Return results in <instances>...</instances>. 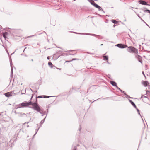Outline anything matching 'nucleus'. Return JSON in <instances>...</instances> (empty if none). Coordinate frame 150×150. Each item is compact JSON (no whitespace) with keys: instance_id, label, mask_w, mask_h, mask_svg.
I'll list each match as a JSON object with an SVG mask.
<instances>
[{"instance_id":"4be33fe9","label":"nucleus","mask_w":150,"mask_h":150,"mask_svg":"<svg viewBox=\"0 0 150 150\" xmlns=\"http://www.w3.org/2000/svg\"><path fill=\"white\" fill-rule=\"evenodd\" d=\"M43 95L39 96L38 97H36V99H37V98H43ZM36 101V100L35 101Z\"/></svg>"},{"instance_id":"7ed1b4c3","label":"nucleus","mask_w":150,"mask_h":150,"mask_svg":"<svg viewBox=\"0 0 150 150\" xmlns=\"http://www.w3.org/2000/svg\"><path fill=\"white\" fill-rule=\"evenodd\" d=\"M127 51L130 53H137V50L134 47L132 46H129L128 47Z\"/></svg>"},{"instance_id":"c9c22d12","label":"nucleus","mask_w":150,"mask_h":150,"mask_svg":"<svg viewBox=\"0 0 150 150\" xmlns=\"http://www.w3.org/2000/svg\"><path fill=\"white\" fill-rule=\"evenodd\" d=\"M142 73L144 75V77H146V76L144 74V71H142Z\"/></svg>"},{"instance_id":"680f3d73","label":"nucleus","mask_w":150,"mask_h":150,"mask_svg":"<svg viewBox=\"0 0 150 150\" xmlns=\"http://www.w3.org/2000/svg\"><path fill=\"white\" fill-rule=\"evenodd\" d=\"M29 127V125H27V127Z\"/></svg>"},{"instance_id":"8fccbe9b","label":"nucleus","mask_w":150,"mask_h":150,"mask_svg":"<svg viewBox=\"0 0 150 150\" xmlns=\"http://www.w3.org/2000/svg\"><path fill=\"white\" fill-rule=\"evenodd\" d=\"M143 95H142L141 96V97L140 98V99H141L143 97Z\"/></svg>"},{"instance_id":"a211bd4d","label":"nucleus","mask_w":150,"mask_h":150,"mask_svg":"<svg viewBox=\"0 0 150 150\" xmlns=\"http://www.w3.org/2000/svg\"><path fill=\"white\" fill-rule=\"evenodd\" d=\"M20 130H17L15 134L14 135L15 137H16L17 136H18V133L20 132Z\"/></svg>"},{"instance_id":"dca6fc26","label":"nucleus","mask_w":150,"mask_h":150,"mask_svg":"<svg viewBox=\"0 0 150 150\" xmlns=\"http://www.w3.org/2000/svg\"><path fill=\"white\" fill-rule=\"evenodd\" d=\"M144 8L146 9L145 10V9L143 10V11L144 12H148V13H149L150 14V10L147 9L146 8Z\"/></svg>"},{"instance_id":"c03bdc74","label":"nucleus","mask_w":150,"mask_h":150,"mask_svg":"<svg viewBox=\"0 0 150 150\" xmlns=\"http://www.w3.org/2000/svg\"><path fill=\"white\" fill-rule=\"evenodd\" d=\"M42 114V116H43L44 115V113H42V114Z\"/></svg>"},{"instance_id":"f8f14e48","label":"nucleus","mask_w":150,"mask_h":150,"mask_svg":"<svg viewBox=\"0 0 150 150\" xmlns=\"http://www.w3.org/2000/svg\"><path fill=\"white\" fill-rule=\"evenodd\" d=\"M143 85L145 87L147 86L149 84V82L147 81H143Z\"/></svg>"},{"instance_id":"bf43d9fd","label":"nucleus","mask_w":150,"mask_h":150,"mask_svg":"<svg viewBox=\"0 0 150 150\" xmlns=\"http://www.w3.org/2000/svg\"><path fill=\"white\" fill-rule=\"evenodd\" d=\"M57 69H59V68H57Z\"/></svg>"},{"instance_id":"ea45409f","label":"nucleus","mask_w":150,"mask_h":150,"mask_svg":"<svg viewBox=\"0 0 150 150\" xmlns=\"http://www.w3.org/2000/svg\"><path fill=\"white\" fill-rule=\"evenodd\" d=\"M96 3H95V2H94V3L92 5L93 6H95V5L96 4Z\"/></svg>"},{"instance_id":"0eeeda50","label":"nucleus","mask_w":150,"mask_h":150,"mask_svg":"<svg viewBox=\"0 0 150 150\" xmlns=\"http://www.w3.org/2000/svg\"><path fill=\"white\" fill-rule=\"evenodd\" d=\"M9 59H10V66H11V74L12 75H13V64H12V60H11V57H9Z\"/></svg>"},{"instance_id":"49530a36","label":"nucleus","mask_w":150,"mask_h":150,"mask_svg":"<svg viewBox=\"0 0 150 150\" xmlns=\"http://www.w3.org/2000/svg\"><path fill=\"white\" fill-rule=\"evenodd\" d=\"M79 146V144H77V146H76L77 147V146Z\"/></svg>"},{"instance_id":"39448f33","label":"nucleus","mask_w":150,"mask_h":150,"mask_svg":"<svg viewBox=\"0 0 150 150\" xmlns=\"http://www.w3.org/2000/svg\"><path fill=\"white\" fill-rule=\"evenodd\" d=\"M115 46L120 48H124L127 47V45L122 44H118Z\"/></svg>"},{"instance_id":"6e6d98bb","label":"nucleus","mask_w":150,"mask_h":150,"mask_svg":"<svg viewBox=\"0 0 150 150\" xmlns=\"http://www.w3.org/2000/svg\"><path fill=\"white\" fill-rule=\"evenodd\" d=\"M31 61H33V59H31Z\"/></svg>"},{"instance_id":"338daca9","label":"nucleus","mask_w":150,"mask_h":150,"mask_svg":"<svg viewBox=\"0 0 150 150\" xmlns=\"http://www.w3.org/2000/svg\"><path fill=\"white\" fill-rule=\"evenodd\" d=\"M8 55H9V53H8Z\"/></svg>"},{"instance_id":"2f4dec72","label":"nucleus","mask_w":150,"mask_h":150,"mask_svg":"<svg viewBox=\"0 0 150 150\" xmlns=\"http://www.w3.org/2000/svg\"><path fill=\"white\" fill-rule=\"evenodd\" d=\"M124 95V96H128V97L132 98L130 97L129 96L127 95L126 93H125Z\"/></svg>"},{"instance_id":"4d7b16f0","label":"nucleus","mask_w":150,"mask_h":150,"mask_svg":"<svg viewBox=\"0 0 150 150\" xmlns=\"http://www.w3.org/2000/svg\"><path fill=\"white\" fill-rule=\"evenodd\" d=\"M107 63H108V64H109V62H108V61H107Z\"/></svg>"},{"instance_id":"f03ea898","label":"nucleus","mask_w":150,"mask_h":150,"mask_svg":"<svg viewBox=\"0 0 150 150\" xmlns=\"http://www.w3.org/2000/svg\"><path fill=\"white\" fill-rule=\"evenodd\" d=\"M34 104V105L33 107H29L36 111L40 114H42V113L44 112V111H43V109H41L40 106L38 103L37 100V99H36L35 103Z\"/></svg>"},{"instance_id":"aec40b11","label":"nucleus","mask_w":150,"mask_h":150,"mask_svg":"<svg viewBox=\"0 0 150 150\" xmlns=\"http://www.w3.org/2000/svg\"><path fill=\"white\" fill-rule=\"evenodd\" d=\"M48 65H49V66L51 68H53V66H52V63L50 62H48Z\"/></svg>"},{"instance_id":"ddd939ff","label":"nucleus","mask_w":150,"mask_h":150,"mask_svg":"<svg viewBox=\"0 0 150 150\" xmlns=\"http://www.w3.org/2000/svg\"><path fill=\"white\" fill-rule=\"evenodd\" d=\"M110 83L113 86L116 87L117 86V83L115 81H110Z\"/></svg>"},{"instance_id":"4c0bfd02","label":"nucleus","mask_w":150,"mask_h":150,"mask_svg":"<svg viewBox=\"0 0 150 150\" xmlns=\"http://www.w3.org/2000/svg\"><path fill=\"white\" fill-rule=\"evenodd\" d=\"M33 94H32V96H31V98H30V101H32L31 100H32V98H33Z\"/></svg>"},{"instance_id":"37998d69","label":"nucleus","mask_w":150,"mask_h":150,"mask_svg":"<svg viewBox=\"0 0 150 150\" xmlns=\"http://www.w3.org/2000/svg\"><path fill=\"white\" fill-rule=\"evenodd\" d=\"M137 16H138V17L141 19V17L139 16V14H137Z\"/></svg>"},{"instance_id":"a878e982","label":"nucleus","mask_w":150,"mask_h":150,"mask_svg":"<svg viewBox=\"0 0 150 150\" xmlns=\"http://www.w3.org/2000/svg\"><path fill=\"white\" fill-rule=\"evenodd\" d=\"M20 115L21 116H22L23 115H25V116H26V115L25 113H20Z\"/></svg>"},{"instance_id":"69168bd1","label":"nucleus","mask_w":150,"mask_h":150,"mask_svg":"<svg viewBox=\"0 0 150 150\" xmlns=\"http://www.w3.org/2000/svg\"><path fill=\"white\" fill-rule=\"evenodd\" d=\"M74 145V144H73V146Z\"/></svg>"},{"instance_id":"a19ab883","label":"nucleus","mask_w":150,"mask_h":150,"mask_svg":"<svg viewBox=\"0 0 150 150\" xmlns=\"http://www.w3.org/2000/svg\"><path fill=\"white\" fill-rule=\"evenodd\" d=\"M47 59H48V60L50 59V57H49V56H48V57H47Z\"/></svg>"},{"instance_id":"72a5a7b5","label":"nucleus","mask_w":150,"mask_h":150,"mask_svg":"<svg viewBox=\"0 0 150 150\" xmlns=\"http://www.w3.org/2000/svg\"><path fill=\"white\" fill-rule=\"evenodd\" d=\"M116 87L117 88V89L118 90H119L120 91V90H121V89L119 88L117 86H116Z\"/></svg>"},{"instance_id":"09e8293b","label":"nucleus","mask_w":150,"mask_h":150,"mask_svg":"<svg viewBox=\"0 0 150 150\" xmlns=\"http://www.w3.org/2000/svg\"><path fill=\"white\" fill-rule=\"evenodd\" d=\"M70 54V55H74V54Z\"/></svg>"},{"instance_id":"c756f323","label":"nucleus","mask_w":150,"mask_h":150,"mask_svg":"<svg viewBox=\"0 0 150 150\" xmlns=\"http://www.w3.org/2000/svg\"><path fill=\"white\" fill-rule=\"evenodd\" d=\"M99 6V5H98L96 3V4L95 5V6H94L96 8H97V7H98Z\"/></svg>"},{"instance_id":"b1692460","label":"nucleus","mask_w":150,"mask_h":150,"mask_svg":"<svg viewBox=\"0 0 150 150\" xmlns=\"http://www.w3.org/2000/svg\"><path fill=\"white\" fill-rule=\"evenodd\" d=\"M52 96H46V95H43V98H48L50 97H51Z\"/></svg>"},{"instance_id":"6e6552de","label":"nucleus","mask_w":150,"mask_h":150,"mask_svg":"<svg viewBox=\"0 0 150 150\" xmlns=\"http://www.w3.org/2000/svg\"><path fill=\"white\" fill-rule=\"evenodd\" d=\"M13 94V93L12 92H8L6 93H5L4 94L5 96L7 97H9L10 96H12Z\"/></svg>"},{"instance_id":"423d86ee","label":"nucleus","mask_w":150,"mask_h":150,"mask_svg":"<svg viewBox=\"0 0 150 150\" xmlns=\"http://www.w3.org/2000/svg\"><path fill=\"white\" fill-rule=\"evenodd\" d=\"M138 2L140 4L143 5H149V4H147V3L145 1L142 0H139L138 1Z\"/></svg>"},{"instance_id":"5fc2aeb1","label":"nucleus","mask_w":150,"mask_h":150,"mask_svg":"<svg viewBox=\"0 0 150 150\" xmlns=\"http://www.w3.org/2000/svg\"><path fill=\"white\" fill-rule=\"evenodd\" d=\"M115 25H113V27H115Z\"/></svg>"},{"instance_id":"c85d7f7f","label":"nucleus","mask_w":150,"mask_h":150,"mask_svg":"<svg viewBox=\"0 0 150 150\" xmlns=\"http://www.w3.org/2000/svg\"><path fill=\"white\" fill-rule=\"evenodd\" d=\"M30 89L32 91V92H33V93H34V94H35V93H36L37 92V91H33L31 88H30Z\"/></svg>"},{"instance_id":"e2e57ef3","label":"nucleus","mask_w":150,"mask_h":150,"mask_svg":"<svg viewBox=\"0 0 150 150\" xmlns=\"http://www.w3.org/2000/svg\"><path fill=\"white\" fill-rule=\"evenodd\" d=\"M59 56H58V57H57V58H58L59 57Z\"/></svg>"},{"instance_id":"de8ad7c7","label":"nucleus","mask_w":150,"mask_h":150,"mask_svg":"<svg viewBox=\"0 0 150 150\" xmlns=\"http://www.w3.org/2000/svg\"><path fill=\"white\" fill-rule=\"evenodd\" d=\"M104 13H105V11L103 10L102 9V10H101Z\"/></svg>"},{"instance_id":"1a4fd4ad","label":"nucleus","mask_w":150,"mask_h":150,"mask_svg":"<svg viewBox=\"0 0 150 150\" xmlns=\"http://www.w3.org/2000/svg\"><path fill=\"white\" fill-rule=\"evenodd\" d=\"M129 102H130V103H131L132 105L135 108L137 109V108L136 107L135 104L134 103L132 100L129 99Z\"/></svg>"},{"instance_id":"2eb2a0df","label":"nucleus","mask_w":150,"mask_h":150,"mask_svg":"<svg viewBox=\"0 0 150 150\" xmlns=\"http://www.w3.org/2000/svg\"><path fill=\"white\" fill-rule=\"evenodd\" d=\"M111 21L113 23H114V24H117L118 22L117 21H116V20H115V19H112V20H111Z\"/></svg>"},{"instance_id":"cd10ccee","label":"nucleus","mask_w":150,"mask_h":150,"mask_svg":"<svg viewBox=\"0 0 150 150\" xmlns=\"http://www.w3.org/2000/svg\"><path fill=\"white\" fill-rule=\"evenodd\" d=\"M47 112H46V111H44V115H47V113H48V109H47Z\"/></svg>"},{"instance_id":"6ab92c4d","label":"nucleus","mask_w":150,"mask_h":150,"mask_svg":"<svg viewBox=\"0 0 150 150\" xmlns=\"http://www.w3.org/2000/svg\"><path fill=\"white\" fill-rule=\"evenodd\" d=\"M40 126H39V127H38V128H37V129H35V132H36L35 133V134L33 136V138L34 137V136H35V135H36V134H37V132H38V130H39L40 128Z\"/></svg>"},{"instance_id":"473e14b6","label":"nucleus","mask_w":150,"mask_h":150,"mask_svg":"<svg viewBox=\"0 0 150 150\" xmlns=\"http://www.w3.org/2000/svg\"><path fill=\"white\" fill-rule=\"evenodd\" d=\"M81 125H80V127L79 129V130L80 131H81Z\"/></svg>"},{"instance_id":"9b49d317","label":"nucleus","mask_w":150,"mask_h":150,"mask_svg":"<svg viewBox=\"0 0 150 150\" xmlns=\"http://www.w3.org/2000/svg\"><path fill=\"white\" fill-rule=\"evenodd\" d=\"M137 58L138 59V61L141 63H142V60L141 56L139 55H138L137 57Z\"/></svg>"},{"instance_id":"a18cd8bd","label":"nucleus","mask_w":150,"mask_h":150,"mask_svg":"<svg viewBox=\"0 0 150 150\" xmlns=\"http://www.w3.org/2000/svg\"><path fill=\"white\" fill-rule=\"evenodd\" d=\"M141 20H142V21H143L145 23H146L144 22V20H142V18H141Z\"/></svg>"},{"instance_id":"603ef678","label":"nucleus","mask_w":150,"mask_h":150,"mask_svg":"<svg viewBox=\"0 0 150 150\" xmlns=\"http://www.w3.org/2000/svg\"><path fill=\"white\" fill-rule=\"evenodd\" d=\"M146 25H147L150 28V27H149V26L148 25V24H147L146 23Z\"/></svg>"},{"instance_id":"774afa93","label":"nucleus","mask_w":150,"mask_h":150,"mask_svg":"<svg viewBox=\"0 0 150 150\" xmlns=\"http://www.w3.org/2000/svg\"><path fill=\"white\" fill-rule=\"evenodd\" d=\"M1 26L0 25V28H1Z\"/></svg>"},{"instance_id":"13d9d810","label":"nucleus","mask_w":150,"mask_h":150,"mask_svg":"<svg viewBox=\"0 0 150 150\" xmlns=\"http://www.w3.org/2000/svg\"><path fill=\"white\" fill-rule=\"evenodd\" d=\"M70 52H71L72 51H73V50H70Z\"/></svg>"},{"instance_id":"4468645a","label":"nucleus","mask_w":150,"mask_h":150,"mask_svg":"<svg viewBox=\"0 0 150 150\" xmlns=\"http://www.w3.org/2000/svg\"><path fill=\"white\" fill-rule=\"evenodd\" d=\"M103 60H108V56L103 55Z\"/></svg>"},{"instance_id":"20e7f679","label":"nucleus","mask_w":150,"mask_h":150,"mask_svg":"<svg viewBox=\"0 0 150 150\" xmlns=\"http://www.w3.org/2000/svg\"><path fill=\"white\" fill-rule=\"evenodd\" d=\"M71 32H73L74 33L78 34H80V35H90L93 36H96L97 35H96V34H91V33H77L76 32H71Z\"/></svg>"},{"instance_id":"5701e85b","label":"nucleus","mask_w":150,"mask_h":150,"mask_svg":"<svg viewBox=\"0 0 150 150\" xmlns=\"http://www.w3.org/2000/svg\"><path fill=\"white\" fill-rule=\"evenodd\" d=\"M97 8H98V10L100 11H101V10H102V8L99 6Z\"/></svg>"},{"instance_id":"052dcab7","label":"nucleus","mask_w":150,"mask_h":150,"mask_svg":"<svg viewBox=\"0 0 150 150\" xmlns=\"http://www.w3.org/2000/svg\"><path fill=\"white\" fill-rule=\"evenodd\" d=\"M103 45V44H101L100 45L102 46V45Z\"/></svg>"},{"instance_id":"3c124183","label":"nucleus","mask_w":150,"mask_h":150,"mask_svg":"<svg viewBox=\"0 0 150 150\" xmlns=\"http://www.w3.org/2000/svg\"><path fill=\"white\" fill-rule=\"evenodd\" d=\"M144 98H147V97L146 96H144Z\"/></svg>"},{"instance_id":"412c9836","label":"nucleus","mask_w":150,"mask_h":150,"mask_svg":"<svg viewBox=\"0 0 150 150\" xmlns=\"http://www.w3.org/2000/svg\"><path fill=\"white\" fill-rule=\"evenodd\" d=\"M96 35V36H95V37H96V36H98V37H99V38H98V39H103V36H100V35Z\"/></svg>"},{"instance_id":"0e129e2a","label":"nucleus","mask_w":150,"mask_h":150,"mask_svg":"<svg viewBox=\"0 0 150 150\" xmlns=\"http://www.w3.org/2000/svg\"><path fill=\"white\" fill-rule=\"evenodd\" d=\"M14 52L13 53H12V54H11V55L13 54H14Z\"/></svg>"},{"instance_id":"79ce46f5","label":"nucleus","mask_w":150,"mask_h":150,"mask_svg":"<svg viewBox=\"0 0 150 150\" xmlns=\"http://www.w3.org/2000/svg\"><path fill=\"white\" fill-rule=\"evenodd\" d=\"M108 98H109L106 97L103 98V99H108Z\"/></svg>"},{"instance_id":"bb28decb","label":"nucleus","mask_w":150,"mask_h":150,"mask_svg":"<svg viewBox=\"0 0 150 150\" xmlns=\"http://www.w3.org/2000/svg\"><path fill=\"white\" fill-rule=\"evenodd\" d=\"M136 109L137 110L138 114L141 116V115H140V113L139 112H140L139 110L137 108V109Z\"/></svg>"},{"instance_id":"393cba45","label":"nucleus","mask_w":150,"mask_h":150,"mask_svg":"<svg viewBox=\"0 0 150 150\" xmlns=\"http://www.w3.org/2000/svg\"><path fill=\"white\" fill-rule=\"evenodd\" d=\"M88 1L92 5L94 2L93 0H88Z\"/></svg>"},{"instance_id":"864d4df0","label":"nucleus","mask_w":150,"mask_h":150,"mask_svg":"<svg viewBox=\"0 0 150 150\" xmlns=\"http://www.w3.org/2000/svg\"><path fill=\"white\" fill-rule=\"evenodd\" d=\"M37 125H38V126H37V128H38V127H39L38 126V124H37Z\"/></svg>"},{"instance_id":"f704fd0d","label":"nucleus","mask_w":150,"mask_h":150,"mask_svg":"<svg viewBox=\"0 0 150 150\" xmlns=\"http://www.w3.org/2000/svg\"><path fill=\"white\" fill-rule=\"evenodd\" d=\"M71 61H72V60H70V61H66L65 62H71Z\"/></svg>"},{"instance_id":"9d476101","label":"nucleus","mask_w":150,"mask_h":150,"mask_svg":"<svg viewBox=\"0 0 150 150\" xmlns=\"http://www.w3.org/2000/svg\"><path fill=\"white\" fill-rule=\"evenodd\" d=\"M8 34V33L7 32H5L3 33L2 36L5 39H6L7 38L6 35H7Z\"/></svg>"},{"instance_id":"f3484780","label":"nucleus","mask_w":150,"mask_h":150,"mask_svg":"<svg viewBox=\"0 0 150 150\" xmlns=\"http://www.w3.org/2000/svg\"><path fill=\"white\" fill-rule=\"evenodd\" d=\"M46 116L45 117V118L42 120L40 122V127L42 125L43 123L44 122L46 118Z\"/></svg>"},{"instance_id":"58836bf2","label":"nucleus","mask_w":150,"mask_h":150,"mask_svg":"<svg viewBox=\"0 0 150 150\" xmlns=\"http://www.w3.org/2000/svg\"><path fill=\"white\" fill-rule=\"evenodd\" d=\"M77 59H77L76 58H74L73 59H72L71 60H72V61L73 60H76Z\"/></svg>"},{"instance_id":"7c9ffc66","label":"nucleus","mask_w":150,"mask_h":150,"mask_svg":"<svg viewBox=\"0 0 150 150\" xmlns=\"http://www.w3.org/2000/svg\"><path fill=\"white\" fill-rule=\"evenodd\" d=\"M77 147L76 146H74L72 150H77Z\"/></svg>"},{"instance_id":"e433bc0d","label":"nucleus","mask_w":150,"mask_h":150,"mask_svg":"<svg viewBox=\"0 0 150 150\" xmlns=\"http://www.w3.org/2000/svg\"><path fill=\"white\" fill-rule=\"evenodd\" d=\"M120 91L122 93H124V94H125V92H124L122 90H120Z\"/></svg>"},{"instance_id":"f257e3e1","label":"nucleus","mask_w":150,"mask_h":150,"mask_svg":"<svg viewBox=\"0 0 150 150\" xmlns=\"http://www.w3.org/2000/svg\"><path fill=\"white\" fill-rule=\"evenodd\" d=\"M35 103V101L33 102L31 101L28 102L27 101H24L16 106V108L18 109L26 107L29 105H32V107H33L34 104Z\"/></svg>"}]
</instances>
